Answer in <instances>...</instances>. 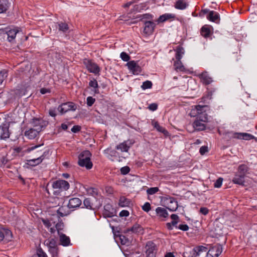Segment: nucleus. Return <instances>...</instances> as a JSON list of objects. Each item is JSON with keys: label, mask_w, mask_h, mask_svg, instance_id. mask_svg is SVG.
Listing matches in <instances>:
<instances>
[{"label": "nucleus", "mask_w": 257, "mask_h": 257, "mask_svg": "<svg viewBox=\"0 0 257 257\" xmlns=\"http://www.w3.org/2000/svg\"><path fill=\"white\" fill-rule=\"evenodd\" d=\"M159 191V188L158 187H152L149 188L147 190V192L149 195H153L158 192Z\"/></svg>", "instance_id": "46"}, {"label": "nucleus", "mask_w": 257, "mask_h": 257, "mask_svg": "<svg viewBox=\"0 0 257 257\" xmlns=\"http://www.w3.org/2000/svg\"><path fill=\"white\" fill-rule=\"evenodd\" d=\"M156 212L158 216L162 218H166L168 216V213L166 209L158 207L156 209Z\"/></svg>", "instance_id": "32"}, {"label": "nucleus", "mask_w": 257, "mask_h": 257, "mask_svg": "<svg viewBox=\"0 0 257 257\" xmlns=\"http://www.w3.org/2000/svg\"><path fill=\"white\" fill-rule=\"evenodd\" d=\"M175 15L173 14L166 13L159 17L158 19V23H163L170 19H174Z\"/></svg>", "instance_id": "26"}, {"label": "nucleus", "mask_w": 257, "mask_h": 257, "mask_svg": "<svg viewBox=\"0 0 257 257\" xmlns=\"http://www.w3.org/2000/svg\"><path fill=\"white\" fill-rule=\"evenodd\" d=\"M208 121V117L202 116V118H196L193 123V127L195 131H202L205 130L206 123Z\"/></svg>", "instance_id": "4"}, {"label": "nucleus", "mask_w": 257, "mask_h": 257, "mask_svg": "<svg viewBox=\"0 0 257 257\" xmlns=\"http://www.w3.org/2000/svg\"><path fill=\"white\" fill-rule=\"evenodd\" d=\"M52 187L54 189L56 190L55 192L63 191L67 190L70 187L69 183L63 180H59L54 181L53 183Z\"/></svg>", "instance_id": "5"}, {"label": "nucleus", "mask_w": 257, "mask_h": 257, "mask_svg": "<svg viewBox=\"0 0 257 257\" xmlns=\"http://www.w3.org/2000/svg\"><path fill=\"white\" fill-rule=\"evenodd\" d=\"M60 244L63 246L71 245L70 237L65 234L59 232Z\"/></svg>", "instance_id": "13"}, {"label": "nucleus", "mask_w": 257, "mask_h": 257, "mask_svg": "<svg viewBox=\"0 0 257 257\" xmlns=\"http://www.w3.org/2000/svg\"><path fill=\"white\" fill-rule=\"evenodd\" d=\"M118 204L119 206L122 207H127L130 204V200L125 197H121L119 199Z\"/></svg>", "instance_id": "34"}, {"label": "nucleus", "mask_w": 257, "mask_h": 257, "mask_svg": "<svg viewBox=\"0 0 257 257\" xmlns=\"http://www.w3.org/2000/svg\"><path fill=\"white\" fill-rule=\"evenodd\" d=\"M200 34L205 38L210 37L212 34L210 27L208 25L203 26L201 29Z\"/></svg>", "instance_id": "21"}, {"label": "nucleus", "mask_w": 257, "mask_h": 257, "mask_svg": "<svg viewBox=\"0 0 257 257\" xmlns=\"http://www.w3.org/2000/svg\"><path fill=\"white\" fill-rule=\"evenodd\" d=\"M19 32L18 28H15L13 29H10L6 31V34L8 36V40L12 42H13L17 34Z\"/></svg>", "instance_id": "16"}, {"label": "nucleus", "mask_w": 257, "mask_h": 257, "mask_svg": "<svg viewBox=\"0 0 257 257\" xmlns=\"http://www.w3.org/2000/svg\"><path fill=\"white\" fill-rule=\"evenodd\" d=\"M133 143L132 141H125L117 145L116 149L120 150L121 152H127Z\"/></svg>", "instance_id": "11"}, {"label": "nucleus", "mask_w": 257, "mask_h": 257, "mask_svg": "<svg viewBox=\"0 0 257 257\" xmlns=\"http://www.w3.org/2000/svg\"><path fill=\"white\" fill-rule=\"evenodd\" d=\"M33 123L35 128H30L25 133V136L30 140L35 139L43 128L42 124L43 122L42 120L36 119L34 120Z\"/></svg>", "instance_id": "2"}, {"label": "nucleus", "mask_w": 257, "mask_h": 257, "mask_svg": "<svg viewBox=\"0 0 257 257\" xmlns=\"http://www.w3.org/2000/svg\"><path fill=\"white\" fill-rule=\"evenodd\" d=\"M208 147L207 146H202L199 150L200 153L203 155L208 152Z\"/></svg>", "instance_id": "56"}, {"label": "nucleus", "mask_w": 257, "mask_h": 257, "mask_svg": "<svg viewBox=\"0 0 257 257\" xmlns=\"http://www.w3.org/2000/svg\"><path fill=\"white\" fill-rule=\"evenodd\" d=\"M207 248L202 245L195 247L193 249V255L194 257H199L203 253L207 251Z\"/></svg>", "instance_id": "18"}, {"label": "nucleus", "mask_w": 257, "mask_h": 257, "mask_svg": "<svg viewBox=\"0 0 257 257\" xmlns=\"http://www.w3.org/2000/svg\"><path fill=\"white\" fill-rule=\"evenodd\" d=\"M86 103L88 106H91L95 101V98L91 96H88L86 99Z\"/></svg>", "instance_id": "49"}, {"label": "nucleus", "mask_w": 257, "mask_h": 257, "mask_svg": "<svg viewBox=\"0 0 257 257\" xmlns=\"http://www.w3.org/2000/svg\"><path fill=\"white\" fill-rule=\"evenodd\" d=\"M48 248H53L57 246L56 241L54 238H51L46 240L45 241Z\"/></svg>", "instance_id": "41"}, {"label": "nucleus", "mask_w": 257, "mask_h": 257, "mask_svg": "<svg viewBox=\"0 0 257 257\" xmlns=\"http://www.w3.org/2000/svg\"><path fill=\"white\" fill-rule=\"evenodd\" d=\"M49 114L52 117H55L57 115L56 108H50L49 110Z\"/></svg>", "instance_id": "57"}, {"label": "nucleus", "mask_w": 257, "mask_h": 257, "mask_svg": "<svg viewBox=\"0 0 257 257\" xmlns=\"http://www.w3.org/2000/svg\"><path fill=\"white\" fill-rule=\"evenodd\" d=\"M248 171V167L246 165L242 164L239 166L237 173L245 176Z\"/></svg>", "instance_id": "39"}, {"label": "nucleus", "mask_w": 257, "mask_h": 257, "mask_svg": "<svg viewBox=\"0 0 257 257\" xmlns=\"http://www.w3.org/2000/svg\"><path fill=\"white\" fill-rule=\"evenodd\" d=\"M10 137L9 127L6 124L0 126V137L1 139H6Z\"/></svg>", "instance_id": "17"}, {"label": "nucleus", "mask_w": 257, "mask_h": 257, "mask_svg": "<svg viewBox=\"0 0 257 257\" xmlns=\"http://www.w3.org/2000/svg\"><path fill=\"white\" fill-rule=\"evenodd\" d=\"M184 54V49L180 46L177 47L176 50L175 58L176 61L174 64H182L180 60L182 58L183 55Z\"/></svg>", "instance_id": "15"}, {"label": "nucleus", "mask_w": 257, "mask_h": 257, "mask_svg": "<svg viewBox=\"0 0 257 257\" xmlns=\"http://www.w3.org/2000/svg\"><path fill=\"white\" fill-rule=\"evenodd\" d=\"M140 18H141L142 19H152V16L149 14H145L142 15Z\"/></svg>", "instance_id": "64"}, {"label": "nucleus", "mask_w": 257, "mask_h": 257, "mask_svg": "<svg viewBox=\"0 0 257 257\" xmlns=\"http://www.w3.org/2000/svg\"><path fill=\"white\" fill-rule=\"evenodd\" d=\"M120 57L124 62H128L130 59L129 55L124 52H122L120 53Z\"/></svg>", "instance_id": "45"}, {"label": "nucleus", "mask_w": 257, "mask_h": 257, "mask_svg": "<svg viewBox=\"0 0 257 257\" xmlns=\"http://www.w3.org/2000/svg\"><path fill=\"white\" fill-rule=\"evenodd\" d=\"M152 87V83L151 81L147 80L143 83L141 88L143 90L151 88Z\"/></svg>", "instance_id": "44"}, {"label": "nucleus", "mask_w": 257, "mask_h": 257, "mask_svg": "<svg viewBox=\"0 0 257 257\" xmlns=\"http://www.w3.org/2000/svg\"><path fill=\"white\" fill-rule=\"evenodd\" d=\"M120 171L122 175H126L130 172V168L128 166H124L120 168Z\"/></svg>", "instance_id": "48"}, {"label": "nucleus", "mask_w": 257, "mask_h": 257, "mask_svg": "<svg viewBox=\"0 0 257 257\" xmlns=\"http://www.w3.org/2000/svg\"><path fill=\"white\" fill-rule=\"evenodd\" d=\"M207 19L210 21L217 22L219 20V15L216 12L211 11L207 15Z\"/></svg>", "instance_id": "23"}, {"label": "nucleus", "mask_w": 257, "mask_h": 257, "mask_svg": "<svg viewBox=\"0 0 257 257\" xmlns=\"http://www.w3.org/2000/svg\"><path fill=\"white\" fill-rule=\"evenodd\" d=\"M89 85L90 87L93 88V90L95 92H96V91H98L97 89L98 87V85L96 80L93 79V80H90V82H89Z\"/></svg>", "instance_id": "42"}, {"label": "nucleus", "mask_w": 257, "mask_h": 257, "mask_svg": "<svg viewBox=\"0 0 257 257\" xmlns=\"http://www.w3.org/2000/svg\"><path fill=\"white\" fill-rule=\"evenodd\" d=\"M69 208L67 206H62L57 210V213L61 217L68 215L70 214Z\"/></svg>", "instance_id": "25"}, {"label": "nucleus", "mask_w": 257, "mask_h": 257, "mask_svg": "<svg viewBox=\"0 0 257 257\" xmlns=\"http://www.w3.org/2000/svg\"><path fill=\"white\" fill-rule=\"evenodd\" d=\"M81 204V200L78 198H71L69 201V203L68 204V207L70 209H73L76 208L78 207Z\"/></svg>", "instance_id": "19"}, {"label": "nucleus", "mask_w": 257, "mask_h": 257, "mask_svg": "<svg viewBox=\"0 0 257 257\" xmlns=\"http://www.w3.org/2000/svg\"><path fill=\"white\" fill-rule=\"evenodd\" d=\"M223 182V179L221 178H219L214 183V187L215 188H220Z\"/></svg>", "instance_id": "50"}, {"label": "nucleus", "mask_w": 257, "mask_h": 257, "mask_svg": "<svg viewBox=\"0 0 257 257\" xmlns=\"http://www.w3.org/2000/svg\"><path fill=\"white\" fill-rule=\"evenodd\" d=\"M49 251L52 254L53 256H54L57 254V246L53 248H49Z\"/></svg>", "instance_id": "62"}, {"label": "nucleus", "mask_w": 257, "mask_h": 257, "mask_svg": "<svg viewBox=\"0 0 257 257\" xmlns=\"http://www.w3.org/2000/svg\"><path fill=\"white\" fill-rule=\"evenodd\" d=\"M8 0H0V14L6 12L10 6Z\"/></svg>", "instance_id": "30"}, {"label": "nucleus", "mask_w": 257, "mask_h": 257, "mask_svg": "<svg viewBox=\"0 0 257 257\" xmlns=\"http://www.w3.org/2000/svg\"><path fill=\"white\" fill-rule=\"evenodd\" d=\"M254 138V136L253 135L246 133H240L239 139L244 140H250Z\"/></svg>", "instance_id": "40"}, {"label": "nucleus", "mask_w": 257, "mask_h": 257, "mask_svg": "<svg viewBox=\"0 0 257 257\" xmlns=\"http://www.w3.org/2000/svg\"><path fill=\"white\" fill-rule=\"evenodd\" d=\"M64 223L62 221H59L55 224V228L58 231V233L60 232V231L62 230L64 228Z\"/></svg>", "instance_id": "47"}, {"label": "nucleus", "mask_w": 257, "mask_h": 257, "mask_svg": "<svg viewBox=\"0 0 257 257\" xmlns=\"http://www.w3.org/2000/svg\"><path fill=\"white\" fill-rule=\"evenodd\" d=\"M148 108L150 110L155 111L158 108V105L155 103H153L149 105Z\"/></svg>", "instance_id": "58"}, {"label": "nucleus", "mask_w": 257, "mask_h": 257, "mask_svg": "<svg viewBox=\"0 0 257 257\" xmlns=\"http://www.w3.org/2000/svg\"><path fill=\"white\" fill-rule=\"evenodd\" d=\"M244 176L236 173L232 180V182L234 184L243 185L244 183Z\"/></svg>", "instance_id": "22"}, {"label": "nucleus", "mask_w": 257, "mask_h": 257, "mask_svg": "<svg viewBox=\"0 0 257 257\" xmlns=\"http://www.w3.org/2000/svg\"><path fill=\"white\" fill-rule=\"evenodd\" d=\"M240 133H236L233 132H230L226 133L225 136L229 139H239Z\"/></svg>", "instance_id": "38"}, {"label": "nucleus", "mask_w": 257, "mask_h": 257, "mask_svg": "<svg viewBox=\"0 0 257 257\" xmlns=\"http://www.w3.org/2000/svg\"><path fill=\"white\" fill-rule=\"evenodd\" d=\"M42 222L45 227L49 229L52 233H53L55 232V229L52 227V224L54 225V222H52L50 220L44 219H42Z\"/></svg>", "instance_id": "33"}, {"label": "nucleus", "mask_w": 257, "mask_h": 257, "mask_svg": "<svg viewBox=\"0 0 257 257\" xmlns=\"http://www.w3.org/2000/svg\"><path fill=\"white\" fill-rule=\"evenodd\" d=\"M130 231L136 234H142L144 233V229L140 224H136L126 230V232H129Z\"/></svg>", "instance_id": "20"}, {"label": "nucleus", "mask_w": 257, "mask_h": 257, "mask_svg": "<svg viewBox=\"0 0 257 257\" xmlns=\"http://www.w3.org/2000/svg\"><path fill=\"white\" fill-rule=\"evenodd\" d=\"M128 70L134 75H139L142 71V68L140 65H127Z\"/></svg>", "instance_id": "28"}, {"label": "nucleus", "mask_w": 257, "mask_h": 257, "mask_svg": "<svg viewBox=\"0 0 257 257\" xmlns=\"http://www.w3.org/2000/svg\"><path fill=\"white\" fill-rule=\"evenodd\" d=\"M56 27L58 28L60 31L63 33L66 32L69 30V27L67 24L63 22H60L57 24Z\"/></svg>", "instance_id": "35"}, {"label": "nucleus", "mask_w": 257, "mask_h": 257, "mask_svg": "<svg viewBox=\"0 0 257 257\" xmlns=\"http://www.w3.org/2000/svg\"><path fill=\"white\" fill-rule=\"evenodd\" d=\"M91 154L90 151L85 150L80 153L78 156V164L82 167L89 170L92 168L93 164L91 161Z\"/></svg>", "instance_id": "1"}, {"label": "nucleus", "mask_w": 257, "mask_h": 257, "mask_svg": "<svg viewBox=\"0 0 257 257\" xmlns=\"http://www.w3.org/2000/svg\"><path fill=\"white\" fill-rule=\"evenodd\" d=\"M165 201L167 205V208L171 211H175L178 208V202L174 198L172 197H166Z\"/></svg>", "instance_id": "9"}, {"label": "nucleus", "mask_w": 257, "mask_h": 257, "mask_svg": "<svg viewBox=\"0 0 257 257\" xmlns=\"http://www.w3.org/2000/svg\"><path fill=\"white\" fill-rule=\"evenodd\" d=\"M81 130V127L79 125H74L71 128V131L73 133H76L79 132Z\"/></svg>", "instance_id": "63"}, {"label": "nucleus", "mask_w": 257, "mask_h": 257, "mask_svg": "<svg viewBox=\"0 0 257 257\" xmlns=\"http://www.w3.org/2000/svg\"><path fill=\"white\" fill-rule=\"evenodd\" d=\"M12 237V233L11 230L0 227V242L2 241L8 242L11 240Z\"/></svg>", "instance_id": "8"}, {"label": "nucleus", "mask_w": 257, "mask_h": 257, "mask_svg": "<svg viewBox=\"0 0 257 257\" xmlns=\"http://www.w3.org/2000/svg\"><path fill=\"white\" fill-rule=\"evenodd\" d=\"M208 106L196 105L193 106L190 112L189 115L191 117H196V118H202V116L208 117L206 113Z\"/></svg>", "instance_id": "3"}, {"label": "nucleus", "mask_w": 257, "mask_h": 257, "mask_svg": "<svg viewBox=\"0 0 257 257\" xmlns=\"http://www.w3.org/2000/svg\"><path fill=\"white\" fill-rule=\"evenodd\" d=\"M76 106L74 103L71 102L62 103L59 105L58 110L61 114L64 113L69 110H75Z\"/></svg>", "instance_id": "7"}, {"label": "nucleus", "mask_w": 257, "mask_h": 257, "mask_svg": "<svg viewBox=\"0 0 257 257\" xmlns=\"http://www.w3.org/2000/svg\"><path fill=\"white\" fill-rule=\"evenodd\" d=\"M43 145V144L39 145H35L30 147H29L26 150V152L27 153H30L31 151L34 150L35 149L41 147V146Z\"/></svg>", "instance_id": "55"}, {"label": "nucleus", "mask_w": 257, "mask_h": 257, "mask_svg": "<svg viewBox=\"0 0 257 257\" xmlns=\"http://www.w3.org/2000/svg\"><path fill=\"white\" fill-rule=\"evenodd\" d=\"M178 228L183 231H187L189 229V227L187 224H180Z\"/></svg>", "instance_id": "60"}, {"label": "nucleus", "mask_w": 257, "mask_h": 257, "mask_svg": "<svg viewBox=\"0 0 257 257\" xmlns=\"http://www.w3.org/2000/svg\"><path fill=\"white\" fill-rule=\"evenodd\" d=\"M142 209L144 211L147 212L151 210V205L149 202H146L142 206Z\"/></svg>", "instance_id": "53"}, {"label": "nucleus", "mask_w": 257, "mask_h": 257, "mask_svg": "<svg viewBox=\"0 0 257 257\" xmlns=\"http://www.w3.org/2000/svg\"><path fill=\"white\" fill-rule=\"evenodd\" d=\"M83 204L87 208H91L92 204L89 198H85L83 201Z\"/></svg>", "instance_id": "51"}, {"label": "nucleus", "mask_w": 257, "mask_h": 257, "mask_svg": "<svg viewBox=\"0 0 257 257\" xmlns=\"http://www.w3.org/2000/svg\"><path fill=\"white\" fill-rule=\"evenodd\" d=\"M48 152H44L43 154L39 157L28 160V165L31 166H35L40 164L45 159L46 155H48Z\"/></svg>", "instance_id": "12"}, {"label": "nucleus", "mask_w": 257, "mask_h": 257, "mask_svg": "<svg viewBox=\"0 0 257 257\" xmlns=\"http://www.w3.org/2000/svg\"><path fill=\"white\" fill-rule=\"evenodd\" d=\"M37 254L38 257H47L46 253L42 250V248H39L37 250Z\"/></svg>", "instance_id": "52"}, {"label": "nucleus", "mask_w": 257, "mask_h": 257, "mask_svg": "<svg viewBox=\"0 0 257 257\" xmlns=\"http://www.w3.org/2000/svg\"><path fill=\"white\" fill-rule=\"evenodd\" d=\"M29 89V86H24L20 88L19 89H17L16 90L15 94L19 97H21L24 95H25L27 94V91Z\"/></svg>", "instance_id": "27"}, {"label": "nucleus", "mask_w": 257, "mask_h": 257, "mask_svg": "<svg viewBox=\"0 0 257 257\" xmlns=\"http://www.w3.org/2000/svg\"><path fill=\"white\" fill-rule=\"evenodd\" d=\"M188 6L185 0H178L176 2L174 5V7L178 10H184L186 9Z\"/></svg>", "instance_id": "24"}, {"label": "nucleus", "mask_w": 257, "mask_h": 257, "mask_svg": "<svg viewBox=\"0 0 257 257\" xmlns=\"http://www.w3.org/2000/svg\"><path fill=\"white\" fill-rule=\"evenodd\" d=\"M202 82L205 84H209L212 82V78L206 72L202 73L200 75Z\"/></svg>", "instance_id": "29"}, {"label": "nucleus", "mask_w": 257, "mask_h": 257, "mask_svg": "<svg viewBox=\"0 0 257 257\" xmlns=\"http://www.w3.org/2000/svg\"><path fill=\"white\" fill-rule=\"evenodd\" d=\"M200 213L206 215H207L209 212V210L206 207H201L199 211Z\"/></svg>", "instance_id": "59"}, {"label": "nucleus", "mask_w": 257, "mask_h": 257, "mask_svg": "<svg viewBox=\"0 0 257 257\" xmlns=\"http://www.w3.org/2000/svg\"><path fill=\"white\" fill-rule=\"evenodd\" d=\"M8 76V71L6 70L0 71V85L2 84L4 80Z\"/></svg>", "instance_id": "43"}, {"label": "nucleus", "mask_w": 257, "mask_h": 257, "mask_svg": "<svg viewBox=\"0 0 257 257\" xmlns=\"http://www.w3.org/2000/svg\"><path fill=\"white\" fill-rule=\"evenodd\" d=\"M152 125L158 132L162 133L165 136L168 135V132L164 127L161 126L157 121H152Z\"/></svg>", "instance_id": "31"}, {"label": "nucleus", "mask_w": 257, "mask_h": 257, "mask_svg": "<svg viewBox=\"0 0 257 257\" xmlns=\"http://www.w3.org/2000/svg\"><path fill=\"white\" fill-rule=\"evenodd\" d=\"M175 69L178 72H182L185 74H191L192 73V71L189 69H186L184 65H177Z\"/></svg>", "instance_id": "36"}, {"label": "nucleus", "mask_w": 257, "mask_h": 257, "mask_svg": "<svg viewBox=\"0 0 257 257\" xmlns=\"http://www.w3.org/2000/svg\"><path fill=\"white\" fill-rule=\"evenodd\" d=\"M130 213L127 210H122L119 213V216L120 217H127L129 215Z\"/></svg>", "instance_id": "61"}, {"label": "nucleus", "mask_w": 257, "mask_h": 257, "mask_svg": "<svg viewBox=\"0 0 257 257\" xmlns=\"http://www.w3.org/2000/svg\"><path fill=\"white\" fill-rule=\"evenodd\" d=\"M222 251V247L220 244H217L212 246L207 253V256L218 257Z\"/></svg>", "instance_id": "6"}, {"label": "nucleus", "mask_w": 257, "mask_h": 257, "mask_svg": "<svg viewBox=\"0 0 257 257\" xmlns=\"http://www.w3.org/2000/svg\"><path fill=\"white\" fill-rule=\"evenodd\" d=\"M86 67L90 73L97 74L100 72V68L98 65H86Z\"/></svg>", "instance_id": "37"}, {"label": "nucleus", "mask_w": 257, "mask_h": 257, "mask_svg": "<svg viewBox=\"0 0 257 257\" xmlns=\"http://www.w3.org/2000/svg\"><path fill=\"white\" fill-rule=\"evenodd\" d=\"M157 250L156 245L152 241H149L146 244V254L147 257H155Z\"/></svg>", "instance_id": "10"}, {"label": "nucleus", "mask_w": 257, "mask_h": 257, "mask_svg": "<svg viewBox=\"0 0 257 257\" xmlns=\"http://www.w3.org/2000/svg\"><path fill=\"white\" fill-rule=\"evenodd\" d=\"M143 4L136 5L134 6V8L133 9L134 12H139L140 10H143Z\"/></svg>", "instance_id": "54"}, {"label": "nucleus", "mask_w": 257, "mask_h": 257, "mask_svg": "<svg viewBox=\"0 0 257 257\" xmlns=\"http://www.w3.org/2000/svg\"><path fill=\"white\" fill-rule=\"evenodd\" d=\"M156 26V24L152 21H147L145 23L144 32L147 35L151 34Z\"/></svg>", "instance_id": "14"}]
</instances>
